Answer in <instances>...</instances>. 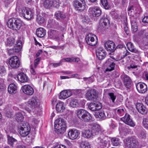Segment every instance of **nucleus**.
Segmentation results:
<instances>
[{
    "label": "nucleus",
    "mask_w": 148,
    "mask_h": 148,
    "mask_svg": "<svg viewBox=\"0 0 148 148\" xmlns=\"http://www.w3.org/2000/svg\"><path fill=\"white\" fill-rule=\"evenodd\" d=\"M18 52L16 51V49L14 48V49H10L8 50V53L9 55H12L15 53Z\"/></svg>",
    "instance_id": "54"
},
{
    "label": "nucleus",
    "mask_w": 148,
    "mask_h": 148,
    "mask_svg": "<svg viewBox=\"0 0 148 148\" xmlns=\"http://www.w3.org/2000/svg\"><path fill=\"white\" fill-rule=\"evenodd\" d=\"M18 81L21 83H26L29 81L28 77L24 73H20L17 76Z\"/></svg>",
    "instance_id": "21"
},
{
    "label": "nucleus",
    "mask_w": 148,
    "mask_h": 148,
    "mask_svg": "<svg viewBox=\"0 0 148 148\" xmlns=\"http://www.w3.org/2000/svg\"><path fill=\"white\" fill-rule=\"evenodd\" d=\"M101 1L102 5L105 9H107L109 8V6L107 0H101Z\"/></svg>",
    "instance_id": "52"
},
{
    "label": "nucleus",
    "mask_w": 148,
    "mask_h": 148,
    "mask_svg": "<svg viewBox=\"0 0 148 148\" xmlns=\"http://www.w3.org/2000/svg\"><path fill=\"white\" fill-rule=\"evenodd\" d=\"M28 104L32 107H38L40 104L39 100L34 97H32L27 102Z\"/></svg>",
    "instance_id": "24"
},
{
    "label": "nucleus",
    "mask_w": 148,
    "mask_h": 148,
    "mask_svg": "<svg viewBox=\"0 0 148 148\" xmlns=\"http://www.w3.org/2000/svg\"><path fill=\"white\" fill-rule=\"evenodd\" d=\"M23 118L24 117L21 113L18 112L16 114V119L18 122L22 121Z\"/></svg>",
    "instance_id": "49"
},
{
    "label": "nucleus",
    "mask_w": 148,
    "mask_h": 148,
    "mask_svg": "<svg viewBox=\"0 0 148 148\" xmlns=\"http://www.w3.org/2000/svg\"><path fill=\"white\" fill-rule=\"evenodd\" d=\"M34 16V13L29 8L27 14L25 15L24 18L27 20L32 19Z\"/></svg>",
    "instance_id": "41"
},
{
    "label": "nucleus",
    "mask_w": 148,
    "mask_h": 148,
    "mask_svg": "<svg viewBox=\"0 0 148 148\" xmlns=\"http://www.w3.org/2000/svg\"><path fill=\"white\" fill-rule=\"evenodd\" d=\"M53 0H43L42 1L43 6L46 8H49L52 7Z\"/></svg>",
    "instance_id": "36"
},
{
    "label": "nucleus",
    "mask_w": 148,
    "mask_h": 148,
    "mask_svg": "<svg viewBox=\"0 0 148 148\" xmlns=\"http://www.w3.org/2000/svg\"><path fill=\"white\" fill-rule=\"evenodd\" d=\"M22 43L21 41L18 40L16 42V44L15 45L14 48L16 49V51L19 52L22 48Z\"/></svg>",
    "instance_id": "43"
},
{
    "label": "nucleus",
    "mask_w": 148,
    "mask_h": 148,
    "mask_svg": "<svg viewBox=\"0 0 148 148\" xmlns=\"http://www.w3.org/2000/svg\"><path fill=\"white\" fill-rule=\"evenodd\" d=\"M74 5L76 10L82 11L85 8L84 0H74Z\"/></svg>",
    "instance_id": "9"
},
{
    "label": "nucleus",
    "mask_w": 148,
    "mask_h": 148,
    "mask_svg": "<svg viewBox=\"0 0 148 148\" xmlns=\"http://www.w3.org/2000/svg\"><path fill=\"white\" fill-rule=\"evenodd\" d=\"M10 66L13 68H17L20 66V62L18 58L16 56H13L10 58L9 60Z\"/></svg>",
    "instance_id": "8"
},
{
    "label": "nucleus",
    "mask_w": 148,
    "mask_h": 148,
    "mask_svg": "<svg viewBox=\"0 0 148 148\" xmlns=\"http://www.w3.org/2000/svg\"><path fill=\"white\" fill-rule=\"evenodd\" d=\"M17 130L20 135L25 137L29 134L30 128L29 123H27L22 122L18 126Z\"/></svg>",
    "instance_id": "3"
},
{
    "label": "nucleus",
    "mask_w": 148,
    "mask_h": 148,
    "mask_svg": "<svg viewBox=\"0 0 148 148\" xmlns=\"http://www.w3.org/2000/svg\"><path fill=\"white\" fill-rule=\"evenodd\" d=\"M112 144L114 146H118L121 144L120 139L118 138L114 137L111 139Z\"/></svg>",
    "instance_id": "40"
},
{
    "label": "nucleus",
    "mask_w": 148,
    "mask_h": 148,
    "mask_svg": "<svg viewBox=\"0 0 148 148\" xmlns=\"http://www.w3.org/2000/svg\"><path fill=\"white\" fill-rule=\"evenodd\" d=\"M54 127L56 132L58 134L64 133L66 128L65 122L61 118L58 119L55 121Z\"/></svg>",
    "instance_id": "1"
},
{
    "label": "nucleus",
    "mask_w": 148,
    "mask_h": 148,
    "mask_svg": "<svg viewBox=\"0 0 148 148\" xmlns=\"http://www.w3.org/2000/svg\"><path fill=\"white\" fill-rule=\"evenodd\" d=\"M64 103L63 102H60L56 105V110L59 112H62L64 110L65 108L64 106Z\"/></svg>",
    "instance_id": "34"
},
{
    "label": "nucleus",
    "mask_w": 148,
    "mask_h": 148,
    "mask_svg": "<svg viewBox=\"0 0 148 148\" xmlns=\"http://www.w3.org/2000/svg\"><path fill=\"white\" fill-rule=\"evenodd\" d=\"M31 70H30V72L33 75H35L36 74V72L35 69H34L33 66L31 65L30 66Z\"/></svg>",
    "instance_id": "58"
},
{
    "label": "nucleus",
    "mask_w": 148,
    "mask_h": 148,
    "mask_svg": "<svg viewBox=\"0 0 148 148\" xmlns=\"http://www.w3.org/2000/svg\"><path fill=\"white\" fill-rule=\"evenodd\" d=\"M57 100L56 97H54L51 100V104L53 106L55 105Z\"/></svg>",
    "instance_id": "61"
},
{
    "label": "nucleus",
    "mask_w": 148,
    "mask_h": 148,
    "mask_svg": "<svg viewBox=\"0 0 148 148\" xmlns=\"http://www.w3.org/2000/svg\"><path fill=\"white\" fill-rule=\"evenodd\" d=\"M8 90L9 93L10 94L15 93L17 92V86L14 84H11L9 85Z\"/></svg>",
    "instance_id": "29"
},
{
    "label": "nucleus",
    "mask_w": 148,
    "mask_h": 148,
    "mask_svg": "<svg viewBox=\"0 0 148 148\" xmlns=\"http://www.w3.org/2000/svg\"><path fill=\"white\" fill-rule=\"evenodd\" d=\"M22 22L19 19L12 18L9 19L7 23V26L14 30H19L21 26Z\"/></svg>",
    "instance_id": "4"
},
{
    "label": "nucleus",
    "mask_w": 148,
    "mask_h": 148,
    "mask_svg": "<svg viewBox=\"0 0 148 148\" xmlns=\"http://www.w3.org/2000/svg\"><path fill=\"white\" fill-rule=\"evenodd\" d=\"M29 8H27L21 7L20 8L17 7L16 8V11L19 12V13L24 17L25 15L27 14Z\"/></svg>",
    "instance_id": "31"
},
{
    "label": "nucleus",
    "mask_w": 148,
    "mask_h": 148,
    "mask_svg": "<svg viewBox=\"0 0 148 148\" xmlns=\"http://www.w3.org/2000/svg\"><path fill=\"white\" fill-rule=\"evenodd\" d=\"M36 34L37 36L42 38L44 37L45 35V30L43 28L41 27L39 28L36 30Z\"/></svg>",
    "instance_id": "33"
},
{
    "label": "nucleus",
    "mask_w": 148,
    "mask_h": 148,
    "mask_svg": "<svg viewBox=\"0 0 148 148\" xmlns=\"http://www.w3.org/2000/svg\"><path fill=\"white\" fill-rule=\"evenodd\" d=\"M90 21V19L87 16H85L83 19V21L84 22L88 23Z\"/></svg>",
    "instance_id": "64"
},
{
    "label": "nucleus",
    "mask_w": 148,
    "mask_h": 148,
    "mask_svg": "<svg viewBox=\"0 0 148 148\" xmlns=\"http://www.w3.org/2000/svg\"><path fill=\"white\" fill-rule=\"evenodd\" d=\"M69 106L70 107L74 108L77 107H81L83 106L81 101L77 99H71L69 103Z\"/></svg>",
    "instance_id": "23"
},
{
    "label": "nucleus",
    "mask_w": 148,
    "mask_h": 148,
    "mask_svg": "<svg viewBox=\"0 0 148 148\" xmlns=\"http://www.w3.org/2000/svg\"><path fill=\"white\" fill-rule=\"evenodd\" d=\"M53 148H66V147L63 145H58L55 146Z\"/></svg>",
    "instance_id": "63"
},
{
    "label": "nucleus",
    "mask_w": 148,
    "mask_h": 148,
    "mask_svg": "<svg viewBox=\"0 0 148 148\" xmlns=\"http://www.w3.org/2000/svg\"><path fill=\"white\" fill-rule=\"evenodd\" d=\"M15 39L12 37H10L7 39L5 42L7 46L11 47L13 45L15 42Z\"/></svg>",
    "instance_id": "39"
},
{
    "label": "nucleus",
    "mask_w": 148,
    "mask_h": 148,
    "mask_svg": "<svg viewBox=\"0 0 148 148\" xmlns=\"http://www.w3.org/2000/svg\"><path fill=\"white\" fill-rule=\"evenodd\" d=\"M130 52H129L127 50H126L123 52V57H122V58H124L125 56L129 55H130Z\"/></svg>",
    "instance_id": "59"
},
{
    "label": "nucleus",
    "mask_w": 148,
    "mask_h": 148,
    "mask_svg": "<svg viewBox=\"0 0 148 148\" xmlns=\"http://www.w3.org/2000/svg\"><path fill=\"white\" fill-rule=\"evenodd\" d=\"M44 15V13H40L37 15L36 21L39 24H42L45 22Z\"/></svg>",
    "instance_id": "35"
},
{
    "label": "nucleus",
    "mask_w": 148,
    "mask_h": 148,
    "mask_svg": "<svg viewBox=\"0 0 148 148\" xmlns=\"http://www.w3.org/2000/svg\"><path fill=\"white\" fill-rule=\"evenodd\" d=\"M6 73V70L3 66H0V76H3L5 75Z\"/></svg>",
    "instance_id": "51"
},
{
    "label": "nucleus",
    "mask_w": 148,
    "mask_h": 148,
    "mask_svg": "<svg viewBox=\"0 0 148 148\" xmlns=\"http://www.w3.org/2000/svg\"><path fill=\"white\" fill-rule=\"evenodd\" d=\"M89 14L94 17L100 16L101 13L100 8L98 6H94L89 8L88 10Z\"/></svg>",
    "instance_id": "10"
},
{
    "label": "nucleus",
    "mask_w": 148,
    "mask_h": 148,
    "mask_svg": "<svg viewBox=\"0 0 148 148\" xmlns=\"http://www.w3.org/2000/svg\"><path fill=\"white\" fill-rule=\"evenodd\" d=\"M136 108L138 112L142 114H145L147 112L146 107L142 103H137L136 104Z\"/></svg>",
    "instance_id": "20"
},
{
    "label": "nucleus",
    "mask_w": 148,
    "mask_h": 148,
    "mask_svg": "<svg viewBox=\"0 0 148 148\" xmlns=\"http://www.w3.org/2000/svg\"><path fill=\"white\" fill-rule=\"evenodd\" d=\"M109 24L110 22L108 19L104 16L102 17L99 22V24L101 28H105V29L108 28Z\"/></svg>",
    "instance_id": "16"
},
{
    "label": "nucleus",
    "mask_w": 148,
    "mask_h": 148,
    "mask_svg": "<svg viewBox=\"0 0 148 148\" xmlns=\"http://www.w3.org/2000/svg\"><path fill=\"white\" fill-rule=\"evenodd\" d=\"M49 37L53 39H57L58 38L59 32L56 30L51 29L48 32Z\"/></svg>",
    "instance_id": "30"
},
{
    "label": "nucleus",
    "mask_w": 148,
    "mask_h": 148,
    "mask_svg": "<svg viewBox=\"0 0 148 148\" xmlns=\"http://www.w3.org/2000/svg\"><path fill=\"white\" fill-rule=\"evenodd\" d=\"M5 130L7 134L10 133H14L15 132V127L12 125L6 127L5 128Z\"/></svg>",
    "instance_id": "42"
},
{
    "label": "nucleus",
    "mask_w": 148,
    "mask_h": 148,
    "mask_svg": "<svg viewBox=\"0 0 148 148\" xmlns=\"http://www.w3.org/2000/svg\"><path fill=\"white\" fill-rule=\"evenodd\" d=\"M131 26L132 29L133 31L134 32L137 31L138 29L137 25L135 21H131Z\"/></svg>",
    "instance_id": "48"
},
{
    "label": "nucleus",
    "mask_w": 148,
    "mask_h": 148,
    "mask_svg": "<svg viewBox=\"0 0 148 148\" xmlns=\"http://www.w3.org/2000/svg\"><path fill=\"white\" fill-rule=\"evenodd\" d=\"M52 7L56 8H59L60 2L59 0H53Z\"/></svg>",
    "instance_id": "53"
},
{
    "label": "nucleus",
    "mask_w": 148,
    "mask_h": 148,
    "mask_svg": "<svg viewBox=\"0 0 148 148\" xmlns=\"http://www.w3.org/2000/svg\"><path fill=\"white\" fill-rule=\"evenodd\" d=\"M61 60L62 62H64V61L69 62H73L72 57L64 58Z\"/></svg>",
    "instance_id": "55"
},
{
    "label": "nucleus",
    "mask_w": 148,
    "mask_h": 148,
    "mask_svg": "<svg viewBox=\"0 0 148 148\" xmlns=\"http://www.w3.org/2000/svg\"><path fill=\"white\" fill-rule=\"evenodd\" d=\"M55 15L57 19L63 18L65 17V15L62 12L60 11L56 12L55 13Z\"/></svg>",
    "instance_id": "46"
},
{
    "label": "nucleus",
    "mask_w": 148,
    "mask_h": 148,
    "mask_svg": "<svg viewBox=\"0 0 148 148\" xmlns=\"http://www.w3.org/2000/svg\"><path fill=\"white\" fill-rule=\"evenodd\" d=\"M138 137L142 139H144L146 137V134L145 131L144 130H142L140 132L138 135Z\"/></svg>",
    "instance_id": "50"
},
{
    "label": "nucleus",
    "mask_w": 148,
    "mask_h": 148,
    "mask_svg": "<svg viewBox=\"0 0 148 148\" xmlns=\"http://www.w3.org/2000/svg\"><path fill=\"white\" fill-rule=\"evenodd\" d=\"M80 148H90V145L89 143L87 141H82L80 144Z\"/></svg>",
    "instance_id": "45"
},
{
    "label": "nucleus",
    "mask_w": 148,
    "mask_h": 148,
    "mask_svg": "<svg viewBox=\"0 0 148 148\" xmlns=\"http://www.w3.org/2000/svg\"><path fill=\"white\" fill-rule=\"evenodd\" d=\"M104 47L108 51L113 52L115 49V45L114 42L109 40L107 41L105 43Z\"/></svg>",
    "instance_id": "18"
},
{
    "label": "nucleus",
    "mask_w": 148,
    "mask_h": 148,
    "mask_svg": "<svg viewBox=\"0 0 148 148\" xmlns=\"http://www.w3.org/2000/svg\"><path fill=\"white\" fill-rule=\"evenodd\" d=\"M136 87L138 91L140 93H145L147 89V85L143 83H138L136 84Z\"/></svg>",
    "instance_id": "17"
},
{
    "label": "nucleus",
    "mask_w": 148,
    "mask_h": 148,
    "mask_svg": "<svg viewBox=\"0 0 148 148\" xmlns=\"http://www.w3.org/2000/svg\"><path fill=\"white\" fill-rule=\"evenodd\" d=\"M61 60L59 63H54L50 64V65L54 67H56L60 66L62 63Z\"/></svg>",
    "instance_id": "56"
},
{
    "label": "nucleus",
    "mask_w": 148,
    "mask_h": 148,
    "mask_svg": "<svg viewBox=\"0 0 148 148\" xmlns=\"http://www.w3.org/2000/svg\"><path fill=\"white\" fill-rule=\"evenodd\" d=\"M124 83L125 86L127 88H130L131 86V81L130 77L125 75L124 76Z\"/></svg>",
    "instance_id": "32"
},
{
    "label": "nucleus",
    "mask_w": 148,
    "mask_h": 148,
    "mask_svg": "<svg viewBox=\"0 0 148 148\" xmlns=\"http://www.w3.org/2000/svg\"><path fill=\"white\" fill-rule=\"evenodd\" d=\"M21 89L23 92L27 95H32L34 92V89L29 85H25L23 86Z\"/></svg>",
    "instance_id": "12"
},
{
    "label": "nucleus",
    "mask_w": 148,
    "mask_h": 148,
    "mask_svg": "<svg viewBox=\"0 0 148 148\" xmlns=\"http://www.w3.org/2000/svg\"><path fill=\"white\" fill-rule=\"evenodd\" d=\"M95 117L97 118H99L102 120L105 119L106 118L105 113L103 111H99L98 112H96L94 114Z\"/></svg>",
    "instance_id": "38"
},
{
    "label": "nucleus",
    "mask_w": 148,
    "mask_h": 148,
    "mask_svg": "<svg viewBox=\"0 0 148 148\" xmlns=\"http://www.w3.org/2000/svg\"><path fill=\"white\" fill-rule=\"evenodd\" d=\"M121 119L125 124L131 127H134L135 125V124L130 118V116L127 114H125V116L121 118Z\"/></svg>",
    "instance_id": "13"
},
{
    "label": "nucleus",
    "mask_w": 148,
    "mask_h": 148,
    "mask_svg": "<svg viewBox=\"0 0 148 148\" xmlns=\"http://www.w3.org/2000/svg\"><path fill=\"white\" fill-rule=\"evenodd\" d=\"M123 142L125 148H138L140 146L138 139L134 137L127 138L123 140Z\"/></svg>",
    "instance_id": "2"
},
{
    "label": "nucleus",
    "mask_w": 148,
    "mask_h": 148,
    "mask_svg": "<svg viewBox=\"0 0 148 148\" xmlns=\"http://www.w3.org/2000/svg\"><path fill=\"white\" fill-rule=\"evenodd\" d=\"M108 96V98L110 101L112 103H114L116 98V96L112 92L109 93Z\"/></svg>",
    "instance_id": "44"
},
{
    "label": "nucleus",
    "mask_w": 148,
    "mask_h": 148,
    "mask_svg": "<svg viewBox=\"0 0 148 148\" xmlns=\"http://www.w3.org/2000/svg\"><path fill=\"white\" fill-rule=\"evenodd\" d=\"M101 104L99 102L91 103L90 104L88 107L90 110L93 111L99 110L102 108Z\"/></svg>",
    "instance_id": "19"
},
{
    "label": "nucleus",
    "mask_w": 148,
    "mask_h": 148,
    "mask_svg": "<svg viewBox=\"0 0 148 148\" xmlns=\"http://www.w3.org/2000/svg\"><path fill=\"white\" fill-rule=\"evenodd\" d=\"M124 110L123 109H118L117 110V112L118 114L122 115V114L124 113Z\"/></svg>",
    "instance_id": "62"
},
{
    "label": "nucleus",
    "mask_w": 148,
    "mask_h": 148,
    "mask_svg": "<svg viewBox=\"0 0 148 148\" xmlns=\"http://www.w3.org/2000/svg\"><path fill=\"white\" fill-rule=\"evenodd\" d=\"M71 95L70 90H65L60 92L59 98L60 99H65L70 97Z\"/></svg>",
    "instance_id": "15"
},
{
    "label": "nucleus",
    "mask_w": 148,
    "mask_h": 148,
    "mask_svg": "<svg viewBox=\"0 0 148 148\" xmlns=\"http://www.w3.org/2000/svg\"><path fill=\"white\" fill-rule=\"evenodd\" d=\"M79 135V131L75 129H70L68 133L69 138L71 140L78 139Z\"/></svg>",
    "instance_id": "7"
},
{
    "label": "nucleus",
    "mask_w": 148,
    "mask_h": 148,
    "mask_svg": "<svg viewBox=\"0 0 148 148\" xmlns=\"http://www.w3.org/2000/svg\"><path fill=\"white\" fill-rule=\"evenodd\" d=\"M106 65L107 67L106 69V71H111L114 69L115 64L111 59H109L106 61Z\"/></svg>",
    "instance_id": "22"
},
{
    "label": "nucleus",
    "mask_w": 148,
    "mask_h": 148,
    "mask_svg": "<svg viewBox=\"0 0 148 148\" xmlns=\"http://www.w3.org/2000/svg\"><path fill=\"white\" fill-rule=\"evenodd\" d=\"M7 136L8 144L12 147H14L15 145L17 143V140L12 136H10L8 134Z\"/></svg>",
    "instance_id": "28"
},
{
    "label": "nucleus",
    "mask_w": 148,
    "mask_h": 148,
    "mask_svg": "<svg viewBox=\"0 0 148 148\" xmlns=\"http://www.w3.org/2000/svg\"><path fill=\"white\" fill-rule=\"evenodd\" d=\"M40 60V58H38L34 60V68H36L37 67V65L39 64V61Z\"/></svg>",
    "instance_id": "57"
},
{
    "label": "nucleus",
    "mask_w": 148,
    "mask_h": 148,
    "mask_svg": "<svg viewBox=\"0 0 148 148\" xmlns=\"http://www.w3.org/2000/svg\"><path fill=\"white\" fill-rule=\"evenodd\" d=\"M107 137L104 138L103 136H101L98 138L97 142L101 146V147L105 148L107 145L108 142L106 140V139Z\"/></svg>",
    "instance_id": "25"
},
{
    "label": "nucleus",
    "mask_w": 148,
    "mask_h": 148,
    "mask_svg": "<svg viewBox=\"0 0 148 148\" xmlns=\"http://www.w3.org/2000/svg\"><path fill=\"white\" fill-rule=\"evenodd\" d=\"M86 40L87 43L92 46L96 45L97 43V38L95 35L92 34H89L86 35Z\"/></svg>",
    "instance_id": "6"
},
{
    "label": "nucleus",
    "mask_w": 148,
    "mask_h": 148,
    "mask_svg": "<svg viewBox=\"0 0 148 148\" xmlns=\"http://www.w3.org/2000/svg\"><path fill=\"white\" fill-rule=\"evenodd\" d=\"M101 130V127L98 125L94 124L91 127V131L94 136L98 135Z\"/></svg>",
    "instance_id": "26"
},
{
    "label": "nucleus",
    "mask_w": 148,
    "mask_h": 148,
    "mask_svg": "<svg viewBox=\"0 0 148 148\" xmlns=\"http://www.w3.org/2000/svg\"><path fill=\"white\" fill-rule=\"evenodd\" d=\"M38 123V121L36 118H33L32 119V124L34 125H36Z\"/></svg>",
    "instance_id": "60"
},
{
    "label": "nucleus",
    "mask_w": 148,
    "mask_h": 148,
    "mask_svg": "<svg viewBox=\"0 0 148 148\" xmlns=\"http://www.w3.org/2000/svg\"><path fill=\"white\" fill-rule=\"evenodd\" d=\"M77 116L81 120L85 121H88L91 119L90 114L83 109H78L76 111Z\"/></svg>",
    "instance_id": "5"
},
{
    "label": "nucleus",
    "mask_w": 148,
    "mask_h": 148,
    "mask_svg": "<svg viewBox=\"0 0 148 148\" xmlns=\"http://www.w3.org/2000/svg\"><path fill=\"white\" fill-rule=\"evenodd\" d=\"M82 136L85 138H90L93 137L94 136L92 132L89 130H85L82 133Z\"/></svg>",
    "instance_id": "27"
},
{
    "label": "nucleus",
    "mask_w": 148,
    "mask_h": 148,
    "mask_svg": "<svg viewBox=\"0 0 148 148\" xmlns=\"http://www.w3.org/2000/svg\"><path fill=\"white\" fill-rule=\"evenodd\" d=\"M96 54L98 59L101 60L105 58L106 52L103 48L100 47L96 50Z\"/></svg>",
    "instance_id": "14"
},
{
    "label": "nucleus",
    "mask_w": 148,
    "mask_h": 148,
    "mask_svg": "<svg viewBox=\"0 0 148 148\" xmlns=\"http://www.w3.org/2000/svg\"><path fill=\"white\" fill-rule=\"evenodd\" d=\"M97 97V94L96 90L93 89H91L87 91L85 95L86 98L88 100H92Z\"/></svg>",
    "instance_id": "11"
},
{
    "label": "nucleus",
    "mask_w": 148,
    "mask_h": 148,
    "mask_svg": "<svg viewBox=\"0 0 148 148\" xmlns=\"http://www.w3.org/2000/svg\"><path fill=\"white\" fill-rule=\"evenodd\" d=\"M142 125L143 127L146 129L148 130V118H143L142 121Z\"/></svg>",
    "instance_id": "47"
},
{
    "label": "nucleus",
    "mask_w": 148,
    "mask_h": 148,
    "mask_svg": "<svg viewBox=\"0 0 148 148\" xmlns=\"http://www.w3.org/2000/svg\"><path fill=\"white\" fill-rule=\"evenodd\" d=\"M126 45L128 49L131 52L136 53L138 52V50L134 47L133 45L131 42H128Z\"/></svg>",
    "instance_id": "37"
}]
</instances>
